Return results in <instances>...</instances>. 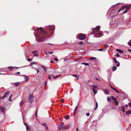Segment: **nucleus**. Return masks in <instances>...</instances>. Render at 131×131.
<instances>
[{"mask_svg": "<svg viewBox=\"0 0 131 131\" xmlns=\"http://www.w3.org/2000/svg\"><path fill=\"white\" fill-rule=\"evenodd\" d=\"M96 80L97 81H99L100 80L98 79V78H96Z\"/></svg>", "mask_w": 131, "mask_h": 131, "instance_id": "nucleus-62", "label": "nucleus"}, {"mask_svg": "<svg viewBox=\"0 0 131 131\" xmlns=\"http://www.w3.org/2000/svg\"><path fill=\"white\" fill-rule=\"evenodd\" d=\"M23 75L25 77V81H27L28 80V78L27 76H26L25 75Z\"/></svg>", "mask_w": 131, "mask_h": 131, "instance_id": "nucleus-15", "label": "nucleus"}, {"mask_svg": "<svg viewBox=\"0 0 131 131\" xmlns=\"http://www.w3.org/2000/svg\"><path fill=\"white\" fill-rule=\"evenodd\" d=\"M117 69V67L115 66H114L112 68V70L113 71H114Z\"/></svg>", "mask_w": 131, "mask_h": 131, "instance_id": "nucleus-17", "label": "nucleus"}, {"mask_svg": "<svg viewBox=\"0 0 131 131\" xmlns=\"http://www.w3.org/2000/svg\"><path fill=\"white\" fill-rule=\"evenodd\" d=\"M41 125H43V126H45L46 128V129L47 130H48V127H47V126L46 125V124L45 123H42L41 124Z\"/></svg>", "mask_w": 131, "mask_h": 131, "instance_id": "nucleus-21", "label": "nucleus"}, {"mask_svg": "<svg viewBox=\"0 0 131 131\" xmlns=\"http://www.w3.org/2000/svg\"><path fill=\"white\" fill-rule=\"evenodd\" d=\"M121 10V9L120 8L119 10L118 11V13Z\"/></svg>", "mask_w": 131, "mask_h": 131, "instance_id": "nucleus-58", "label": "nucleus"}, {"mask_svg": "<svg viewBox=\"0 0 131 131\" xmlns=\"http://www.w3.org/2000/svg\"><path fill=\"white\" fill-rule=\"evenodd\" d=\"M104 92L106 94H108L109 93V91L107 89H105L104 90Z\"/></svg>", "mask_w": 131, "mask_h": 131, "instance_id": "nucleus-13", "label": "nucleus"}, {"mask_svg": "<svg viewBox=\"0 0 131 131\" xmlns=\"http://www.w3.org/2000/svg\"><path fill=\"white\" fill-rule=\"evenodd\" d=\"M129 106L131 107V103H130L129 104Z\"/></svg>", "mask_w": 131, "mask_h": 131, "instance_id": "nucleus-63", "label": "nucleus"}, {"mask_svg": "<svg viewBox=\"0 0 131 131\" xmlns=\"http://www.w3.org/2000/svg\"><path fill=\"white\" fill-rule=\"evenodd\" d=\"M54 60L56 61H58V59H57V58H55L54 59Z\"/></svg>", "mask_w": 131, "mask_h": 131, "instance_id": "nucleus-45", "label": "nucleus"}, {"mask_svg": "<svg viewBox=\"0 0 131 131\" xmlns=\"http://www.w3.org/2000/svg\"><path fill=\"white\" fill-rule=\"evenodd\" d=\"M113 59L114 60V61L115 63H117L118 62V61H117V60L115 58H114Z\"/></svg>", "mask_w": 131, "mask_h": 131, "instance_id": "nucleus-34", "label": "nucleus"}, {"mask_svg": "<svg viewBox=\"0 0 131 131\" xmlns=\"http://www.w3.org/2000/svg\"><path fill=\"white\" fill-rule=\"evenodd\" d=\"M116 56L117 57H119V55L118 54H116Z\"/></svg>", "mask_w": 131, "mask_h": 131, "instance_id": "nucleus-56", "label": "nucleus"}, {"mask_svg": "<svg viewBox=\"0 0 131 131\" xmlns=\"http://www.w3.org/2000/svg\"><path fill=\"white\" fill-rule=\"evenodd\" d=\"M12 96V95H11L10 96H9V98H11Z\"/></svg>", "mask_w": 131, "mask_h": 131, "instance_id": "nucleus-59", "label": "nucleus"}, {"mask_svg": "<svg viewBox=\"0 0 131 131\" xmlns=\"http://www.w3.org/2000/svg\"><path fill=\"white\" fill-rule=\"evenodd\" d=\"M20 83L18 82H15L14 83V85H15L16 86H17Z\"/></svg>", "mask_w": 131, "mask_h": 131, "instance_id": "nucleus-14", "label": "nucleus"}, {"mask_svg": "<svg viewBox=\"0 0 131 131\" xmlns=\"http://www.w3.org/2000/svg\"><path fill=\"white\" fill-rule=\"evenodd\" d=\"M41 67L43 68L45 71L47 72V68L45 66H43L42 65L41 66Z\"/></svg>", "mask_w": 131, "mask_h": 131, "instance_id": "nucleus-10", "label": "nucleus"}, {"mask_svg": "<svg viewBox=\"0 0 131 131\" xmlns=\"http://www.w3.org/2000/svg\"><path fill=\"white\" fill-rule=\"evenodd\" d=\"M115 104L116 105H118V101H117L116 100L115 101Z\"/></svg>", "mask_w": 131, "mask_h": 131, "instance_id": "nucleus-33", "label": "nucleus"}, {"mask_svg": "<svg viewBox=\"0 0 131 131\" xmlns=\"http://www.w3.org/2000/svg\"><path fill=\"white\" fill-rule=\"evenodd\" d=\"M37 30L38 31L39 33H40V35H37V36H36L35 34H34L36 37V38L37 39V37H38V39L40 41H41L44 40L45 39L44 38H42L41 37L42 36H44L46 35L47 34V32L43 30L42 28H38Z\"/></svg>", "mask_w": 131, "mask_h": 131, "instance_id": "nucleus-1", "label": "nucleus"}, {"mask_svg": "<svg viewBox=\"0 0 131 131\" xmlns=\"http://www.w3.org/2000/svg\"><path fill=\"white\" fill-rule=\"evenodd\" d=\"M37 112L36 113V114H35L36 116V117H37Z\"/></svg>", "mask_w": 131, "mask_h": 131, "instance_id": "nucleus-61", "label": "nucleus"}, {"mask_svg": "<svg viewBox=\"0 0 131 131\" xmlns=\"http://www.w3.org/2000/svg\"><path fill=\"white\" fill-rule=\"evenodd\" d=\"M103 49H99L98 50L99 51H103Z\"/></svg>", "mask_w": 131, "mask_h": 131, "instance_id": "nucleus-48", "label": "nucleus"}, {"mask_svg": "<svg viewBox=\"0 0 131 131\" xmlns=\"http://www.w3.org/2000/svg\"><path fill=\"white\" fill-rule=\"evenodd\" d=\"M37 62H32V63L30 65V66H31L33 64H37Z\"/></svg>", "mask_w": 131, "mask_h": 131, "instance_id": "nucleus-38", "label": "nucleus"}, {"mask_svg": "<svg viewBox=\"0 0 131 131\" xmlns=\"http://www.w3.org/2000/svg\"><path fill=\"white\" fill-rule=\"evenodd\" d=\"M24 124L26 126V130L27 131L29 130L30 128V126H28L25 123H24Z\"/></svg>", "mask_w": 131, "mask_h": 131, "instance_id": "nucleus-11", "label": "nucleus"}, {"mask_svg": "<svg viewBox=\"0 0 131 131\" xmlns=\"http://www.w3.org/2000/svg\"><path fill=\"white\" fill-rule=\"evenodd\" d=\"M79 43L81 44H83V42H80Z\"/></svg>", "mask_w": 131, "mask_h": 131, "instance_id": "nucleus-53", "label": "nucleus"}, {"mask_svg": "<svg viewBox=\"0 0 131 131\" xmlns=\"http://www.w3.org/2000/svg\"><path fill=\"white\" fill-rule=\"evenodd\" d=\"M79 39L81 40H83L85 38V36L82 34H80L78 35Z\"/></svg>", "mask_w": 131, "mask_h": 131, "instance_id": "nucleus-4", "label": "nucleus"}, {"mask_svg": "<svg viewBox=\"0 0 131 131\" xmlns=\"http://www.w3.org/2000/svg\"><path fill=\"white\" fill-rule=\"evenodd\" d=\"M38 54L37 53L36 54H34V56H35L37 57L38 56Z\"/></svg>", "mask_w": 131, "mask_h": 131, "instance_id": "nucleus-49", "label": "nucleus"}, {"mask_svg": "<svg viewBox=\"0 0 131 131\" xmlns=\"http://www.w3.org/2000/svg\"><path fill=\"white\" fill-rule=\"evenodd\" d=\"M64 100L63 99H62L61 100V102L63 103L64 102Z\"/></svg>", "mask_w": 131, "mask_h": 131, "instance_id": "nucleus-47", "label": "nucleus"}, {"mask_svg": "<svg viewBox=\"0 0 131 131\" xmlns=\"http://www.w3.org/2000/svg\"><path fill=\"white\" fill-rule=\"evenodd\" d=\"M116 50L117 51H118L120 53H122L123 52V51H122L120 49H116Z\"/></svg>", "mask_w": 131, "mask_h": 131, "instance_id": "nucleus-16", "label": "nucleus"}, {"mask_svg": "<svg viewBox=\"0 0 131 131\" xmlns=\"http://www.w3.org/2000/svg\"><path fill=\"white\" fill-rule=\"evenodd\" d=\"M111 98H112V99L114 100V101H115L116 100V99L114 98L113 96H111Z\"/></svg>", "mask_w": 131, "mask_h": 131, "instance_id": "nucleus-25", "label": "nucleus"}, {"mask_svg": "<svg viewBox=\"0 0 131 131\" xmlns=\"http://www.w3.org/2000/svg\"><path fill=\"white\" fill-rule=\"evenodd\" d=\"M32 68L35 69L36 70V71H37V73H38L39 72V70L37 68H34V67H32Z\"/></svg>", "mask_w": 131, "mask_h": 131, "instance_id": "nucleus-27", "label": "nucleus"}, {"mask_svg": "<svg viewBox=\"0 0 131 131\" xmlns=\"http://www.w3.org/2000/svg\"><path fill=\"white\" fill-rule=\"evenodd\" d=\"M10 70H11L13 68V67H8Z\"/></svg>", "mask_w": 131, "mask_h": 131, "instance_id": "nucleus-37", "label": "nucleus"}, {"mask_svg": "<svg viewBox=\"0 0 131 131\" xmlns=\"http://www.w3.org/2000/svg\"><path fill=\"white\" fill-rule=\"evenodd\" d=\"M110 86L111 87V88L113 90H114L116 92H117V93H119L117 91L116 89H115V88H114V87H112L111 85V84H110Z\"/></svg>", "mask_w": 131, "mask_h": 131, "instance_id": "nucleus-12", "label": "nucleus"}, {"mask_svg": "<svg viewBox=\"0 0 131 131\" xmlns=\"http://www.w3.org/2000/svg\"><path fill=\"white\" fill-rule=\"evenodd\" d=\"M50 62H51V63H52L53 62L52 61H51Z\"/></svg>", "mask_w": 131, "mask_h": 131, "instance_id": "nucleus-64", "label": "nucleus"}, {"mask_svg": "<svg viewBox=\"0 0 131 131\" xmlns=\"http://www.w3.org/2000/svg\"><path fill=\"white\" fill-rule=\"evenodd\" d=\"M128 50L130 52H131V50L130 49H128Z\"/></svg>", "mask_w": 131, "mask_h": 131, "instance_id": "nucleus-60", "label": "nucleus"}, {"mask_svg": "<svg viewBox=\"0 0 131 131\" xmlns=\"http://www.w3.org/2000/svg\"><path fill=\"white\" fill-rule=\"evenodd\" d=\"M9 92H5V93L4 95L3 96V97H2L1 99H3L4 98L6 97H8L9 95Z\"/></svg>", "mask_w": 131, "mask_h": 131, "instance_id": "nucleus-7", "label": "nucleus"}, {"mask_svg": "<svg viewBox=\"0 0 131 131\" xmlns=\"http://www.w3.org/2000/svg\"><path fill=\"white\" fill-rule=\"evenodd\" d=\"M28 100L29 102L31 103L33 102L34 100V96L32 94H30L28 97Z\"/></svg>", "mask_w": 131, "mask_h": 131, "instance_id": "nucleus-5", "label": "nucleus"}, {"mask_svg": "<svg viewBox=\"0 0 131 131\" xmlns=\"http://www.w3.org/2000/svg\"><path fill=\"white\" fill-rule=\"evenodd\" d=\"M118 63V64H117V67H118L120 65V63L119 62Z\"/></svg>", "mask_w": 131, "mask_h": 131, "instance_id": "nucleus-43", "label": "nucleus"}, {"mask_svg": "<svg viewBox=\"0 0 131 131\" xmlns=\"http://www.w3.org/2000/svg\"><path fill=\"white\" fill-rule=\"evenodd\" d=\"M49 53L50 54H52L53 53V52H49Z\"/></svg>", "mask_w": 131, "mask_h": 131, "instance_id": "nucleus-46", "label": "nucleus"}, {"mask_svg": "<svg viewBox=\"0 0 131 131\" xmlns=\"http://www.w3.org/2000/svg\"><path fill=\"white\" fill-rule=\"evenodd\" d=\"M128 45L130 46H131V40L128 42Z\"/></svg>", "mask_w": 131, "mask_h": 131, "instance_id": "nucleus-35", "label": "nucleus"}, {"mask_svg": "<svg viewBox=\"0 0 131 131\" xmlns=\"http://www.w3.org/2000/svg\"><path fill=\"white\" fill-rule=\"evenodd\" d=\"M105 47H106V48H107V47H108V45H105Z\"/></svg>", "mask_w": 131, "mask_h": 131, "instance_id": "nucleus-51", "label": "nucleus"}, {"mask_svg": "<svg viewBox=\"0 0 131 131\" xmlns=\"http://www.w3.org/2000/svg\"><path fill=\"white\" fill-rule=\"evenodd\" d=\"M125 8V7L124 6H123L122 7V9H121V10H124V8Z\"/></svg>", "mask_w": 131, "mask_h": 131, "instance_id": "nucleus-42", "label": "nucleus"}, {"mask_svg": "<svg viewBox=\"0 0 131 131\" xmlns=\"http://www.w3.org/2000/svg\"><path fill=\"white\" fill-rule=\"evenodd\" d=\"M92 87H93V88H94V89H96L97 88V86L96 85H93Z\"/></svg>", "mask_w": 131, "mask_h": 131, "instance_id": "nucleus-36", "label": "nucleus"}, {"mask_svg": "<svg viewBox=\"0 0 131 131\" xmlns=\"http://www.w3.org/2000/svg\"><path fill=\"white\" fill-rule=\"evenodd\" d=\"M77 106H76L75 107V109L74 110V115L75 114V113L76 112L77 109Z\"/></svg>", "mask_w": 131, "mask_h": 131, "instance_id": "nucleus-26", "label": "nucleus"}, {"mask_svg": "<svg viewBox=\"0 0 131 131\" xmlns=\"http://www.w3.org/2000/svg\"><path fill=\"white\" fill-rule=\"evenodd\" d=\"M122 111L123 112H125V108L124 106H122Z\"/></svg>", "mask_w": 131, "mask_h": 131, "instance_id": "nucleus-24", "label": "nucleus"}, {"mask_svg": "<svg viewBox=\"0 0 131 131\" xmlns=\"http://www.w3.org/2000/svg\"><path fill=\"white\" fill-rule=\"evenodd\" d=\"M97 59L95 57H91V58L89 59L91 60H93L94 59Z\"/></svg>", "mask_w": 131, "mask_h": 131, "instance_id": "nucleus-28", "label": "nucleus"}, {"mask_svg": "<svg viewBox=\"0 0 131 131\" xmlns=\"http://www.w3.org/2000/svg\"><path fill=\"white\" fill-rule=\"evenodd\" d=\"M69 118V116H65V117H64L66 119H68Z\"/></svg>", "mask_w": 131, "mask_h": 131, "instance_id": "nucleus-32", "label": "nucleus"}, {"mask_svg": "<svg viewBox=\"0 0 131 131\" xmlns=\"http://www.w3.org/2000/svg\"><path fill=\"white\" fill-rule=\"evenodd\" d=\"M28 61H31V60L29 58H28L27 60Z\"/></svg>", "mask_w": 131, "mask_h": 131, "instance_id": "nucleus-52", "label": "nucleus"}, {"mask_svg": "<svg viewBox=\"0 0 131 131\" xmlns=\"http://www.w3.org/2000/svg\"><path fill=\"white\" fill-rule=\"evenodd\" d=\"M82 64H84L85 66H89V64H88V63H82Z\"/></svg>", "mask_w": 131, "mask_h": 131, "instance_id": "nucleus-31", "label": "nucleus"}, {"mask_svg": "<svg viewBox=\"0 0 131 131\" xmlns=\"http://www.w3.org/2000/svg\"><path fill=\"white\" fill-rule=\"evenodd\" d=\"M16 73L17 74H19L20 73V72H18Z\"/></svg>", "mask_w": 131, "mask_h": 131, "instance_id": "nucleus-57", "label": "nucleus"}, {"mask_svg": "<svg viewBox=\"0 0 131 131\" xmlns=\"http://www.w3.org/2000/svg\"><path fill=\"white\" fill-rule=\"evenodd\" d=\"M48 28H49V29L51 31L50 33L51 34V35H50L49 36H50L52 35V34L53 33V30H54L55 29V26L54 25L49 26H48Z\"/></svg>", "mask_w": 131, "mask_h": 131, "instance_id": "nucleus-3", "label": "nucleus"}, {"mask_svg": "<svg viewBox=\"0 0 131 131\" xmlns=\"http://www.w3.org/2000/svg\"><path fill=\"white\" fill-rule=\"evenodd\" d=\"M77 75H74V74H73L72 75V76L73 77H76V76H77Z\"/></svg>", "mask_w": 131, "mask_h": 131, "instance_id": "nucleus-55", "label": "nucleus"}, {"mask_svg": "<svg viewBox=\"0 0 131 131\" xmlns=\"http://www.w3.org/2000/svg\"><path fill=\"white\" fill-rule=\"evenodd\" d=\"M86 115L87 116H89L90 115V114L89 113H86Z\"/></svg>", "mask_w": 131, "mask_h": 131, "instance_id": "nucleus-40", "label": "nucleus"}, {"mask_svg": "<svg viewBox=\"0 0 131 131\" xmlns=\"http://www.w3.org/2000/svg\"><path fill=\"white\" fill-rule=\"evenodd\" d=\"M100 27L99 26H97L95 28H93L92 30L93 31L94 33H91V34L93 35L95 34L97 32H98L100 30Z\"/></svg>", "mask_w": 131, "mask_h": 131, "instance_id": "nucleus-2", "label": "nucleus"}, {"mask_svg": "<svg viewBox=\"0 0 131 131\" xmlns=\"http://www.w3.org/2000/svg\"><path fill=\"white\" fill-rule=\"evenodd\" d=\"M126 114L127 115L129 114H131V111H128L126 112Z\"/></svg>", "mask_w": 131, "mask_h": 131, "instance_id": "nucleus-20", "label": "nucleus"}, {"mask_svg": "<svg viewBox=\"0 0 131 131\" xmlns=\"http://www.w3.org/2000/svg\"><path fill=\"white\" fill-rule=\"evenodd\" d=\"M111 97H107V100L108 102H110L111 101Z\"/></svg>", "mask_w": 131, "mask_h": 131, "instance_id": "nucleus-18", "label": "nucleus"}, {"mask_svg": "<svg viewBox=\"0 0 131 131\" xmlns=\"http://www.w3.org/2000/svg\"><path fill=\"white\" fill-rule=\"evenodd\" d=\"M98 107V103L97 102H96V107L94 109V110H95Z\"/></svg>", "mask_w": 131, "mask_h": 131, "instance_id": "nucleus-30", "label": "nucleus"}, {"mask_svg": "<svg viewBox=\"0 0 131 131\" xmlns=\"http://www.w3.org/2000/svg\"><path fill=\"white\" fill-rule=\"evenodd\" d=\"M1 110L2 112H4L5 111V109L3 107H1Z\"/></svg>", "mask_w": 131, "mask_h": 131, "instance_id": "nucleus-19", "label": "nucleus"}, {"mask_svg": "<svg viewBox=\"0 0 131 131\" xmlns=\"http://www.w3.org/2000/svg\"><path fill=\"white\" fill-rule=\"evenodd\" d=\"M92 90L93 91L94 93L95 94H96L97 93V91L94 89V88H92Z\"/></svg>", "mask_w": 131, "mask_h": 131, "instance_id": "nucleus-22", "label": "nucleus"}, {"mask_svg": "<svg viewBox=\"0 0 131 131\" xmlns=\"http://www.w3.org/2000/svg\"><path fill=\"white\" fill-rule=\"evenodd\" d=\"M37 51L35 50L34 51H32V53H33L34 54V53H35L37 52Z\"/></svg>", "mask_w": 131, "mask_h": 131, "instance_id": "nucleus-44", "label": "nucleus"}, {"mask_svg": "<svg viewBox=\"0 0 131 131\" xmlns=\"http://www.w3.org/2000/svg\"><path fill=\"white\" fill-rule=\"evenodd\" d=\"M96 36H95V37H100L103 36V33L101 31H100L97 33H96L95 34Z\"/></svg>", "mask_w": 131, "mask_h": 131, "instance_id": "nucleus-6", "label": "nucleus"}, {"mask_svg": "<svg viewBox=\"0 0 131 131\" xmlns=\"http://www.w3.org/2000/svg\"><path fill=\"white\" fill-rule=\"evenodd\" d=\"M129 128H127V131H130V130H129ZM130 130H131V129H130Z\"/></svg>", "mask_w": 131, "mask_h": 131, "instance_id": "nucleus-54", "label": "nucleus"}, {"mask_svg": "<svg viewBox=\"0 0 131 131\" xmlns=\"http://www.w3.org/2000/svg\"><path fill=\"white\" fill-rule=\"evenodd\" d=\"M24 103V102L23 101H22L20 103L19 105L20 106H22Z\"/></svg>", "mask_w": 131, "mask_h": 131, "instance_id": "nucleus-23", "label": "nucleus"}, {"mask_svg": "<svg viewBox=\"0 0 131 131\" xmlns=\"http://www.w3.org/2000/svg\"><path fill=\"white\" fill-rule=\"evenodd\" d=\"M63 124H61L59 125L58 126V128L60 130L63 129Z\"/></svg>", "mask_w": 131, "mask_h": 131, "instance_id": "nucleus-8", "label": "nucleus"}, {"mask_svg": "<svg viewBox=\"0 0 131 131\" xmlns=\"http://www.w3.org/2000/svg\"><path fill=\"white\" fill-rule=\"evenodd\" d=\"M125 8H126L127 10L129 9V7L128 6L126 5L125 6H124Z\"/></svg>", "mask_w": 131, "mask_h": 131, "instance_id": "nucleus-29", "label": "nucleus"}, {"mask_svg": "<svg viewBox=\"0 0 131 131\" xmlns=\"http://www.w3.org/2000/svg\"><path fill=\"white\" fill-rule=\"evenodd\" d=\"M76 78L77 80H78L79 79V76L78 75H77V76L76 77Z\"/></svg>", "mask_w": 131, "mask_h": 131, "instance_id": "nucleus-41", "label": "nucleus"}, {"mask_svg": "<svg viewBox=\"0 0 131 131\" xmlns=\"http://www.w3.org/2000/svg\"><path fill=\"white\" fill-rule=\"evenodd\" d=\"M128 11V10H125L123 12L124 14H125Z\"/></svg>", "mask_w": 131, "mask_h": 131, "instance_id": "nucleus-39", "label": "nucleus"}, {"mask_svg": "<svg viewBox=\"0 0 131 131\" xmlns=\"http://www.w3.org/2000/svg\"><path fill=\"white\" fill-rule=\"evenodd\" d=\"M60 75H57V76H56V77H54V76H53L52 75H51V76L49 75V76L48 79H49L50 80L51 79V77H52L53 78V79H55L57 78L58 77L60 76Z\"/></svg>", "mask_w": 131, "mask_h": 131, "instance_id": "nucleus-9", "label": "nucleus"}, {"mask_svg": "<svg viewBox=\"0 0 131 131\" xmlns=\"http://www.w3.org/2000/svg\"><path fill=\"white\" fill-rule=\"evenodd\" d=\"M8 100L10 101H12V100L11 99V98H9Z\"/></svg>", "mask_w": 131, "mask_h": 131, "instance_id": "nucleus-50", "label": "nucleus"}]
</instances>
